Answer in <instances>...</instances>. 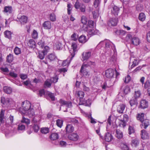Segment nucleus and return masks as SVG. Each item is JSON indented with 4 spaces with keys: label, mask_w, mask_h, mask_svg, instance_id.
<instances>
[{
    "label": "nucleus",
    "mask_w": 150,
    "mask_h": 150,
    "mask_svg": "<svg viewBox=\"0 0 150 150\" xmlns=\"http://www.w3.org/2000/svg\"><path fill=\"white\" fill-rule=\"evenodd\" d=\"M105 43V53H107L110 55H111V53L113 52V55L111 57L110 60L113 62L116 61L117 57V52L115 47L113 43L110 40H108L104 42H100L98 45H100L102 43Z\"/></svg>",
    "instance_id": "nucleus-1"
},
{
    "label": "nucleus",
    "mask_w": 150,
    "mask_h": 150,
    "mask_svg": "<svg viewBox=\"0 0 150 150\" xmlns=\"http://www.w3.org/2000/svg\"><path fill=\"white\" fill-rule=\"evenodd\" d=\"M20 112L22 115H25L29 117H33V119L32 120V122L34 124V125L33 127V129L35 132H38L37 116L36 115L35 116L34 110L33 108H32L25 112H23L21 110H20Z\"/></svg>",
    "instance_id": "nucleus-2"
},
{
    "label": "nucleus",
    "mask_w": 150,
    "mask_h": 150,
    "mask_svg": "<svg viewBox=\"0 0 150 150\" xmlns=\"http://www.w3.org/2000/svg\"><path fill=\"white\" fill-rule=\"evenodd\" d=\"M127 38L129 39L131 41L132 43L135 45H137L139 44L140 40L137 37L135 36L132 37L131 35H128Z\"/></svg>",
    "instance_id": "nucleus-3"
},
{
    "label": "nucleus",
    "mask_w": 150,
    "mask_h": 150,
    "mask_svg": "<svg viewBox=\"0 0 150 150\" xmlns=\"http://www.w3.org/2000/svg\"><path fill=\"white\" fill-rule=\"evenodd\" d=\"M22 106L23 110H22L23 112H25L29 110L31 108V104L29 101L25 100L23 102L22 104Z\"/></svg>",
    "instance_id": "nucleus-4"
},
{
    "label": "nucleus",
    "mask_w": 150,
    "mask_h": 150,
    "mask_svg": "<svg viewBox=\"0 0 150 150\" xmlns=\"http://www.w3.org/2000/svg\"><path fill=\"white\" fill-rule=\"evenodd\" d=\"M49 49V47L47 46L44 47L43 50L39 53V57L40 59H42L44 58L45 55L47 54Z\"/></svg>",
    "instance_id": "nucleus-5"
},
{
    "label": "nucleus",
    "mask_w": 150,
    "mask_h": 150,
    "mask_svg": "<svg viewBox=\"0 0 150 150\" xmlns=\"http://www.w3.org/2000/svg\"><path fill=\"white\" fill-rule=\"evenodd\" d=\"M115 71L113 69H110L105 71V75L106 77L108 78H112L114 76Z\"/></svg>",
    "instance_id": "nucleus-6"
},
{
    "label": "nucleus",
    "mask_w": 150,
    "mask_h": 150,
    "mask_svg": "<svg viewBox=\"0 0 150 150\" xmlns=\"http://www.w3.org/2000/svg\"><path fill=\"white\" fill-rule=\"evenodd\" d=\"M72 50L70 51L71 53V59H72L75 56V55L76 53L77 50V45L76 43H73L71 45Z\"/></svg>",
    "instance_id": "nucleus-7"
},
{
    "label": "nucleus",
    "mask_w": 150,
    "mask_h": 150,
    "mask_svg": "<svg viewBox=\"0 0 150 150\" xmlns=\"http://www.w3.org/2000/svg\"><path fill=\"white\" fill-rule=\"evenodd\" d=\"M17 18L21 24H24L27 22L28 17L25 16H18Z\"/></svg>",
    "instance_id": "nucleus-8"
},
{
    "label": "nucleus",
    "mask_w": 150,
    "mask_h": 150,
    "mask_svg": "<svg viewBox=\"0 0 150 150\" xmlns=\"http://www.w3.org/2000/svg\"><path fill=\"white\" fill-rule=\"evenodd\" d=\"M12 100L9 98H5L4 97H1V102L3 105H7L9 104Z\"/></svg>",
    "instance_id": "nucleus-9"
},
{
    "label": "nucleus",
    "mask_w": 150,
    "mask_h": 150,
    "mask_svg": "<svg viewBox=\"0 0 150 150\" xmlns=\"http://www.w3.org/2000/svg\"><path fill=\"white\" fill-rule=\"evenodd\" d=\"M91 52L88 51L83 52L82 54V60L83 61L87 60L90 57Z\"/></svg>",
    "instance_id": "nucleus-10"
},
{
    "label": "nucleus",
    "mask_w": 150,
    "mask_h": 150,
    "mask_svg": "<svg viewBox=\"0 0 150 150\" xmlns=\"http://www.w3.org/2000/svg\"><path fill=\"white\" fill-rule=\"evenodd\" d=\"M126 105L125 104H121L118 106L117 108V111L120 114L123 113L125 109Z\"/></svg>",
    "instance_id": "nucleus-11"
},
{
    "label": "nucleus",
    "mask_w": 150,
    "mask_h": 150,
    "mask_svg": "<svg viewBox=\"0 0 150 150\" xmlns=\"http://www.w3.org/2000/svg\"><path fill=\"white\" fill-rule=\"evenodd\" d=\"M119 10V8L117 7L116 6H114L111 8V14L115 16H117Z\"/></svg>",
    "instance_id": "nucleus-12"
},
{
    "label": "nucleus",
    "mask_w": 150,
    "mask_h": 150,
    "mask_svg": "<svg viewBox=\"0 0 150 150\" xmlns=\"http://www.w3.org/2000/svg\"><path fill=\"white\" fill-rule=\"evenodd\" d=\"M141 124L140 125V126L142 128H144L145 129L150 125V123L149 121L147 119H145L141 122Z\"/></svg>",
    "instance_id": "nucleus-13"
},
{
    "label": "nucleus",
    "mask_w": 150,
    "mask_h": 150,
    "mask_svg": "<svg viewBox=\"0 0 150 150\" xmlns=\"http://www.w3.org/2000/svg\"><path fill=\"white\" fill-rule=\"evenodd\" d=\"M130 62L132 63L131 67V69L133 68L138 64V61L136 58H135L134 57H131L130 58Z\"/></svg>",
    "instance_id": "nucleus-14"
},
{
    "label": "nucleus",
    "mask_w": 150,
    "mask_h": 150,
    "mask_svg": "<svg viewBox=\"0 0 150 150\" xmlns=\"http://www.w3.org/2000/svg\"><path fill=\"white\" fill-rule=\"evenodd\" d=\"M148 102L145 100H141L140 102V107L141 108L145 109L148 107Z\"/></svg>",
    "instance_id": "nucleus-15"
},
{
    "label": "nucleus",
    "mask_w": 150,
    "mask_h": 150,
    "mask_svg": "<svg viewBox=\"0 0 150 150\" xmlns=\"http://www.w3.org/2000/svg\"><path fill=\"white\" fill-rule=\"evenodd\" d=\"M79 136L75 133H73L69 135L68 138L71 140L74 141H77L79 139Z\"/></svg>",
    "instance_id": "nucleus-16"
},
{
    "label": "nucleus",
    "mask_w": 150,
    "mask_h": 150,
    "mask_svg": "<svg viewBox=\"0 0 150 150\" xmlns=\"http://www.w3.org/2000/svg\"><path fill=\"white\" fill-rule=\"evenodd\" d=\"M27 44L28 46L32 48H34L36 47L35 42L33 39L29 40Z\"/></svg>",
    "instance_id": "nucleus-17"
},
{
    "label": "nucleus",
    "mask_w": 150,
    "mask_h": 150,
    "mask_svg": "<svg viewBox=\"0 0 150 150\" xmlns=\"http://www.w3.org/2000/svg\"><path fill=\"white\" fill-rule=\"evenodd\" d=\"M105 140L108 142H110L113 139V137L112 134L109 132H107L105 136Z\"/></svg>",
    "instance_id": "nucleus-18"
},
{
    "label": "nucleus",
    "mask_w": 150,
    "mask_h": 150,
    "mask_svg": "<svg viewBox=\"0 0 150 150\" xmlns=\"http://www.w3.org/2000/svg\"><path fill=\"white\" fill-rule=\"evenodd\" d=\"M86 67L82 65L80 70V73L82 76H86L88 74V72L85 69Z\"/></svg>",
    "instance_id": "nucleus-19"
},
{
    "label": "nucleus",
    "mask_w": 150,
    "mask_h": 150,
    "mask_svg": "<svg viewBox=\"0 0 150 150\" xmlns=\"http://www.w3.org/2000/svg\"><path fill=\"white\" fill-rule=\"evenodd\" d=\"M74 130V127L72 125L70 124L68 125L66 128V131L67 133H70Z\"/></svg>",
    "instance_id": "nucleus-20"
},
{
    "label": "nucleus",
    "mask_w": 150,
    "mask_h": 150,
    "mask_svg": "<svg viewBox=\"0 0 150 150\" xmlns=\"http://www.w3.org/2000/svg\"><path fill=\"white\" fill-rule=\"evenodd\" d=\"M141 137L143 139H147L149 138L148 134L145 130H141Z\"/></svg>",
    "instance_id": "nucleus-21"
},
{
    "label": "nucleus",
    "mask_w": 150,
    "mask_h": 150,
    "mask_svg": "<svg viewBox=\"0 0 150 150\" xmlns=\"http://www.w3.org/2000/svg\"><path fill=\"white\" fill-rule=\"evenodd\" d=\"M91 100L89 99L86 100V101H83L80 100V101L79 103V105H84L86 106H89L91 105Z\"/></svg>",
    "instance_id": "nucleus-22"
},
{
    "label": "nucleus",
    "mask_w": 150,
    "mask_h": 150,
    "mask_svg": "<svg viewBox=\"0 0 150 150\" xmlns=\"http://www.w3.org/2000/svg\"><path fill=\"white\" fill-rule=\"evenodd\" d=\"M72 59H71V57H69L67 59L62 61V65L63 66L68 65Z\"/></svg>",
    "instance_id": "nucleus-23"
},
{
    "label": "nucleus",
    "mask_w": 150,
    "mask_h": 150,
    "mask_svg": "<svg viewBox=\"0 0 150 150\" xmlns=\"http://www.w3.org/2000/svg\"><path fill=\"white\" fill-rule=\"evenodd\" d=\"M43 26L46 29H50L51 28V23L49 21H45L43 23Z\"/></svg>",
    "instance_id": "nucleus-24"
},
{
    "label": "nucleus",
    "mask_w": 150,
    "mask_h": 150,
    "mask_svg": "<svg viewBox=\"0 0 150 150\" xmlns=\"http://www.w3.org/2000/svg\"><path fill=\"white\" fill-rule=\"evenodd\" d=\"M12 11V8L11 6H6L4 7L3 12L8 13H11Z\"/></svg>",
    "instance_id": "nucleus-25"
},
{
    "label": "nucleus",
    "mask_w": 150,
    "mask_h": 150,
    "mask_svg": "<svg viewBox=\"0 0 150 150\" xmlns=\"http://www.w3.org/2000/svg\"><path fill=\"white\" fill-rule=\"evenodd\" d=\"M62 47V44L59 41L56 42L54 45V48L56 50H60Z\"/></svg>",
    "instance_id": "nucleus-26"
},
{
    "label": "nucleus",
    "mask_w": 150,
    "mask_h": 150,
    "mask_svg": "<svg viewBox=\"0 0 150 150\" xmlns=\"http://www.w3.org/2000/svg\"><path fill=\"white\" fill-rule=\"evenodd\" d=\"M59 138L58 134L57 133H52L50 136V138L51 140H54L57 139Z\"/></svg>",
    "instance_id": "nucleus-27"
},
{
    "label": "nucleus",
    "mask_w": 150,
    "mask_h": 150,
    "mask_svg": "<svg viewBox=\"0 0 150 150\" xmlns=\"http://www.w3.org/2000/svg\"><path fill=\"white\" fill-rule=\"evenodd\" d=\"M6 62L8 63H11L13 60V55L11 54H9L6 57Z\"/></svg>",
    "instance_id": "nucleus-28"
},
{
    "label": "nucleus",
    "mask_w": 150,
    "mask_h": 150,
    "mask_svg": "<svg viewBox=\"0 0 150 150\" xmlns=\"http://www.w3.org/2000/svg\"><path fill=\"white\" fill-rule=\"evenodd\" d=\"M144 113H140L137 115V118L138 120H139L141 122L144 120Z\"/></svg>",
    "instance_id": "nucleus-29"
},
{
    "label": "nucleus",
    "mask_w": 150,
    "mask_h": 150,
    "mask_svg": "<svg viewBox=\"0 0 150 150\" xmlns=\"http://www.w3.org/2000/svg\"><path fill=\"white\" fill-rule=\"evenodd\" d=\"M97 33L98 30L94 29H88V35H89L90 36L96 35L97 34ZM90 37H91V36Z\"/></svg>",
    "instance_id": "nucleus-30"
},
{
    "label": "nucleus",
    "mask_w": 150,
    "mask_h": 150,
    "mask_svg": "<svg viewBox=\"0 0 150 150\" xmlns=\"http://www.w3.org/2000/svg\"><path fill=\"white\" fill-rule=\"evenodd\" d=\"M129 103L131 107H136L137 104V100L135 98L131 99L129 101Z\"/></svg>",
    "instance_id": "nucleus-31"
},
{
    "label": "nucleus",
    "mask_w": 150,
    "mask_h": 150,
    "mask_svg": "<svg viewBox=\"0 0 150 150\" xmlns=\"http://www.w3.org/2000/svg\"><path fill=\"white\" fill-rule=\"evenodd\" d=\"M79 40L80 42L84 43L87 41L86 37L84 35H81L79 38Z\"/></svg>",
    "instance_id": "nucleus-32"
},
{
    "label": "nucleus",
    "mask_w": 150,
    "mask_h": 150,
    "mask_svg": "<svg viewBox=\"0 0 150 150\" xmlns=\"http://www.w3.org/2000/svg\"><path fill=\"white\" fill-rule=\"evenodd\" d=\"M3 89L4 91L7 94H10L12 92V89L10 87L4 86Z\"/></svg>",
    "instance_id": "nucleus-33"
},
{
    "label": "nucleus",
    "mask_w": 150,
    "mask_h": 150,
    "mask_svg": "<svg viewBox=\"0 0 150 150\" xmlns=\"http://www.w3.org/2000/svg\"><path fill=\"white\" fill-rule=\"evenodd\" d=\"M139 139L137 138L132 140L131 142L132 146H137L139 144Z\"/></svg>",
    "instance_id": "nucleus-34"
},
{
    "label": "nucleus",
    "mask_w": 150,
    "mask_h": 150,
    "mask_svg": "<svg viewBox=\"0 0 150 150\" xmlns=\"http://www.w3.org/2000/svg\"><path fill=\"white\" fill-rule=\"evenodd\" d=\"M47 58L50 61H53L57 59V57L54 54H51L47 56Z\"/></svg>",
    "instance_id": "nucleus-35"
},
{
    "label": "nucleus",
    "mask_w": 150,
    "mask_h": 150,
    "mask_svg": "<svg viewBox=\"0 0 150 150\" xmlns=\"http://www.w3.org/2000/svg\"><path fill=\"white\" fill-rule=\"evenodd\" d=\"M95 65V63L94 62H92L90 61H88L87 62L84 63L82 65L86 67L88 66L91 65Z\"/></svg>",
    "instance_id": "nucleus-36"
},
{
    "label": "nucleus",
    "mask_w": 150,
    "mask_h": 150,
    "mask_svg": "<svg viewBox=\"0 0 150 150\" xmlns=\"http://www.w3.org/2000/svg\"><path fill=\"white\" fill-rule=\"evenodd\" d=\"M116 136L118 139H121L123 137L122 132L120 130H117Z\"/></svg>",
    "instance_id": "nucleus-37"
},
{
    "label": "nucleus",
    "mask_w": 150,
    "mask_h": 150,
    "mask_svg": "<svg viewBox=\"0 0 150 150\" xmlns=\"http://www.w3.org/2000/svg\"><path fill=\"white\" fill-rule=\"evenodd\" d=\"M21 123H24L28 125L30 124V121L29 119L28 118H25L24 116H23L22 119L21 121Z\"/></svg>",
    "instance_id": "nucleus-38"
},
{
    "label": "nucleus",
    "mask_w": 150,
    "mask_h": 150,
    "mask_svg": "<svg viewBox=\"0 0 150 150\" xmlns=\"http://www.w3.org/2000/svg\"><path fill=\"white\" fill-rule=\"evenodd\" d=\"M117 19L112 18L110 21L109 24H111V25L113 26H115L117 25Z\"/></svg>",
    "instance_id": "nucleus-39"
},
{
    "label": "nucleus",
    "mask_w": 150,
    "mask_h": 150,
    "mask_svg": "<svg viewBox=\"0 0 150 150\" xmlns=\"http://www.w3.org/2000/svg\"><path fill=\"white\" fill-rule=\"evenodd\" d=\"M77 96L79 98V102L80 100H81V99H82L84 96V92L82 91H79L77 93Z\"/></svg>",
    "instance_id": "nucleus-40"
},
{
    "label": "nucleus",
    "mask_w": 150,
    "mask_h": 150,
    "mask_svg": "<svg viewBox=\"0 0 150 150\" xmlns=\"http://www.w3.org/2000/svg\"><path fill=\"white\" fill-rule=\"evenodd\" d=\"M139 20L143 21H144L146 18V16L143 13H141L139 14Z\"/></svg>",
    "instance_id": "nucleus-41"
},
{
    "label": "nucleus",
    "mask_w": 150,
    "mask_h": 150,
    "mask_svg": "<svg viewBox=\"0 0 150 150\" xmlns=\"http://www.w3.org/2000/svg\"><path fill=\"white\" fill-rule=\"evenodd\" d=\"M4 112L2 110L0 113V121L1 123H4Z\"/></svg>",
    "instance_id": "nucleus-42"
},
{
    "label": "nucleus",
    "mask_w": 150,
    "mask_h": 150,
    "mask_svg": "<svg viewBox=\"0 0 150 150\" xmlns=\"http://www.w3.org/2000/svg\"><path fill=\"white\" fill-rule=\"evenodd\" d=\"M14 52L17 55L20 54L21 53V49L17 47H15L14 50Z\"/></svg>",
    "instance_id": "nucleus-43"
},
{
    "label": "nucleus",
    "mask_w": 150,
    "mask_h": 150,
    "mask_svg": "<svg viewBox=\"0 0 150 150\" xmlns=\"http://www.w3.org/2000/svg\"><path fill=\"white\" fill-rule=\"evenodd\" d=\"M5 37L10 39L11 38V32L9 31H6L4 32Z\"/></svg>",
    "instance_id": "nucleus-44"
},
{
    "label": "nucleus",
    "mask_w": 150,
    "mask_h": 150,
    "mask_svg": "<svg viewBox=\"0 0 150 150\" xmlns=\"http://www.w3.org/2000/svg\"><path fill=\"white\" fill-rule=\"evenodd\" d=\"M49 129L47 127H44L42 128L41 129V132L42 133L44 134H46L49 132Z\"/></svg>",
    "instance_id": "nucleus-45"
},
{
    "label": "nucleus",
    "mask_w": 150,
    "mask_h": 150,
    "mask_svg": "<svg viewBox=\"0 0 150 150\" xmlns=\"http://www.w3.org/2000/svg\"><path fill=\"white\" fill-rule=\"evenodd\" d=\"M72 5L70 3H68L67 4V13L69 15L71 14V11L72 9Z\"/></svg>",
    "instance_id": "nucleus-46"
},
{
    "label": "nucleus",
    "mask_w": 150,
    "mask_h": 150,
    "mask_svg": "<svg viewBox=\"0 0 150 150\" xmlns=\"http://www.w3.org/2000/svg\"><path fill=\"white\" fill-rule=\"evenodd\" d=\"M81 22L83 24H86L87 22V19L86 17L83 16L81 18Z\"/></svg>",
    "instance_id": "nucleus-47"
},
{
    "label": "nucleus",
    "mask_w": 150,
    "mask_h": 150,
    "mask_svg": "<svg viewBox=\"0 0 150 150\" xmlns=\"http://www.w3.org/2000/svg\"><path fill=\"white\" fill-rule=\"evenodd\" d=\"M81 4H82L78 1V0H77L74 5V7L76 9H79L80 8Z\"/></svg>",
    "instance_id": "nucleus-48"
},
{
    "label": "nucleus",
    "mask_w": 150,
    "mask_h": 150,
    "mask_svg": "<svg viewBox=\"0 0 150 150\" xmlns=\"http://www.w3.org/2000/svg\"><path fill=\"white\" fill-rule=\"evenodd\" d=\"M51 83L50 80L47 79L45 82V86L47 87H50L51 86Z\"/></svg>",
    "instance_id": "nucleus-49"
},
{
    "label": "nucleus",
    "mask_w": 150,
    "mask_h": 150,
    "mask_svg": "<svg viewBox=\"0 0 150 150\" xmlns=\"http://www.w3.org/2000/svg\"><path fill=\"white\" fill-rule=\"evenodd\" d=\"M56 123L57 125L61 128L62 125L63 121L61 120L58 119Z\"/></svg>",
    "instance_id": "nucleus-50"
},
{
    "label": "nucleus",
    "mask_w": 150,
    "mask_h": 150,
    "mask_svg": "<svg viewBox=\"0 0 150 150\" xmlns=\"http://www.w3.org/2000/svg\"><path fill=\"white\" fill-rule=\"evenodd\" d=\"M141 95V93L139 91H135V93L134 95L135 99H136L137 98H139Z\"/></svg>",
    "instance_id": "nucleus-51"
},
{
    "label": "nucleus",
    "mask_w": 150,
    "mask_h": 150,
    "mask_svg": "<svg viewBox=\"0 0 150 150\" xmlns=\"http://www.w3.org/2000/svg\"><path fill=\"white\" fill-rule=\"evenodd\" d=\"M50 20L52 21H54L56 20V16L54 13L50 14Z\"/></svg>",
    "instance_id": "nucleus-52"
},
{
    "label": "nucleus",
    "mask_w": 150,
    "mask_h": 150,
    "mask_svg": "<svg viewBox=\"0 0 150 150\" xmlns=\"http://www.w3.org/2000/svg\"><path fill=\"white\" fill-rule=\"evenodd\" d=\"M78 35L75 33H74L71 36V38L72 40L76 41L78 38Z\"/></svg>",
    "instance_id": "nucleus-53"
},
{
    "label": "nucleus",
    "mask_w": 150,
    "mask_h": 150,
    "mask_svg": "<svg viewBox=\"0 0 150 150\" xmlns=\"http://www.w3.org/2000/svg\"><path fill=\"white\" fill-rule=\"evenodd\" d=\"M58 78L57 76L51 78L50 80L51 83H55L57 81Z\"/></svg>",
    "instance_id": "nucleus-54"
},
{
    "label": "nucleus",
    "mask_w": 150,
    "mask_h": 150,
    "mask_svg": "<svg viewBox=\"0 0 150 150\" xmlns=\"http://www.w3.org/2000/svg\"><path fill=\"white\" fill-rule=\"evenodd\" d=\"M120 122L119 123V126L122 127H124L126 125V122L120 120Z\"/></svg>",
    "instance_id": "nucleus-55"
},
{
    "label": "nucleus",
    "mask_w": 150,
    "mask_h": 150,
    "mask_svg": "<svg viewBox=\"0 0 150 150\" xmlns=\"http://www.w3.org/2000/svg\"><path fill=\"white\" fill-rule=\"evenodd\" d=\"M25 129V126L22 124H19L18 125V129L19 130H24Z\"/></svg>",
    "instance_id": "nucleus-56"
},
{
    "label": "nucleus",
    "mask_w": 150,
    "mask_h": 150,
    "mask_svg": "<svg viewBox=\"0 0 150 150\" xmlns=\"http://www.w3.org/2000/svg\"><path fill=\"white\" fill-rule=\"evenodd\" d=\"M130 91V88L128 86H126L124 89V92L126 94L128 93Z\"/></svg>",
    "instance_id": "nucleus-57"
},
{
    "label": "nucleus",
    "mask_w": 150,
    "mask_h": 150,
    "mask_svg": "<svg viewBox=\"0 0 150 150\" xmlns=\"http://www.w3.org/2000/svg\"><path fill=\"white\" fill-rule=\"evenodd\" d=\"M150 86V81L149 80H147L146 81L144 85V87L146 88Z\"/></svg>",
    "instance_id": "nucleus-58"
},
{
    "label": "nucleus",
    "mask_w": 150,
    "mask_h": 150,
    "mask_svg": "<svg viewBox=\"0 0 150 150\" xmlns=\"http://www.w3.org/2000/svg\"><path fill=\"white\" fill-rule=\"evenodd\" d=\"M32 36L33 38L35 39L38 37V33L37 31L35 30H34L33 33L32 34Z\"/></svg>",
    "instance_id": "nucleus-59"
},
{
    "label": "nucleus",
    "mask_w": 150,
    "mask_h": 150,
    "mask_svg": "<svg viewBox=\"0 0 150 150\" xmlns=\"http://www.w3.org/2000/svg\"><path fill=\"white\" fill-rule=\"evenodd\" d=\"M47 94L52 101L54 100L55 98L53 94L50 92H48L47 93Z\"/></svg>",
    "instance_id": "nucleus-60"
},
{
    "label": "nucleus",
    "mask_w": 150,
    "mask_h": 150,
    "mask_svg": "<svg viewBox=\"0 0 150 150\" xmlns=\"http://www.w3.org/2000/svg\"><path fill=\"white\" fill-rule=\"evenodd\" d=\"M134 129L133 128L129 126L128 128V133L129 134H131L132 133H134Z\"/></svg>",
    "instance_id": "nucleus-61"
},
{
    "label": "nucleus",
    "mask_w": 150,
    "mask_h": 150,
    "mask_svg": "<svg viewBox=\"0 0 150 150\" xmlns=\"http://www.w3.org/2000/svg\"><path fill=\"white\" fill-rule=\"evenodd\" d=\"M94 22L91 20H89L88 22V25L90 28H92L94 25Z\"/></svg>",
    "instance_id": "nucleus-62"
},
{
    "label": "nucleus",
    "mask_w": 150,
    "mask_h": 150,
    "mask_svg": "<svg viewBox=\"0 0 150 150\" xmlns=\"http://www.w3.org/2000/svg\"><path fill=\"white\" fill-rule=\"evenodd\" d=\"M79 9L81 12H84L85 11V6L83 4H82Z\"/></svg>",
    "instance_id": "nucleus-63"
},
{
    "label": "nucleus",
    "mask_w": 150,
    "mask_h": 150,
    "mask_svg": "<svg viewBox=\"0 0 150 150\" xmlns=\"http://www.w3.org/2000/svg\"><path fill=\"white\" fill-rule=\"evenodd\" d=\"M99 4L100 1L99 0H95L93 5L95 8H97Z\"/></svg>",
    "instance_id": "nucleus-64"
}]
</instances>
